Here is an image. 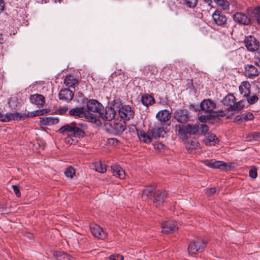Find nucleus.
<instances>
[{
    "label": "nucleus",
    "mask_w": 260,
    "mask_h": 260,
    "mask_svg": "<svg viewBox=\"0 0 260 260\" xmlns=\"http://www.w3.org/2000/svg\"><path fill=\"white\" fill-rule=\"evenodd\" d=\"M84 126L83 124H77L76 122H73L71 124H67L62 126L58 130L61 134H66L69 136L66 138V142L69 144H72L74 140L70 136H73L75 138H81L85 136V133L82 129Z\"/></svg>",
    "instance_id": "obj_1"
},
{
    "label": "nucleus",
    "mask_w": 260,
    "mask_h": 260,
    "mask_svg": "<svg viewBox=\"0 0 260 260\" xmlns=\"http://www.w3.org/2000/svg\"><path fill=\"white\" fill-rule=\"evenodd\" d=\"M84 107L87 111V119L92 120L95 119V113H99L102 105L95 100H90Z\"/></svg>",
    "instance_id": "obj_2"
},
{
    "label": "nucleus",
    "mask_w": 260,
    "mask_h": 260,
    "mask_svg": "<svg viewBox=\"0 0 260 260\" xmlns=\"http://www.w3.org/2000/svg\"><path fill=\"white\" fill-rule=\"evenodd\" d=\"M206 246V243L202 240H198L191 242L188 246V251L189 254L194 255L197 252L202 251Z\"/></svg>",
    "instance_id": "obj_3"
},
{
    "label": "nucleus",
    "mask_w": 260,
    "mask_h": 260,
    "mask_svg": "<svg viewBox=\"0 0 260 260\" xmlns=\"http://www.w3.org/2000/svg\"><path fill=\"white\" fill-rule=\"evenodd\" d=\"M171 117V113L168 110L165 109L159 111L156 115L158 120V125L169 126L170 123H167Z\"/></svg>",
    "instance_id": "obj_4"
},
{
    "label": "nucleus",
    "mask_w": 260,
    "mask_h": 260,
    "mask_svg": "<svg viewBox=\"0 0 260 260\" xmlns=\"http://www.w3.org/2000/svg\"><path fill=\"white\" fill-rule=\"evenodd\" d=\"M119 116L124 120H128L134 116V112L131 106H122L118 110Z\"/></svg>",
    "instance_id": "obj_5"
},
{
    "label": "nucleus",
    "mask_w": 260,
    "mask_h": 260,
    "mask_svg": "<svg viewBox=\"0 0 260 260\" xmlns=\"http://www.w3.org/2000/svg\"><path fill=\"white\" fill-rule=\"evenodd\" d=\"M204 164L205 166L213 169H219L221 170H226L228 168L226 163L214 159H206L204 161Z\"/></svg>",
    "instance_id": "obj_6"
},
{
    "label": "nucleus",
    "mask_w": 260,
    "mask_h": 260,
    "mask_svg": "<svg viewBox=\"0 0 260 260\" xmlns=\"http://www.w3.org/2000/svg\"><path fill=\"white\" fill-rule=\"evenodd\" d=\"M214 23L218 26H224L226 24L227 18L224 13L216 10L212 15Z\"/></svg>",
    "instance_id": "obj_7"
},
{
    "label": "nucleus",
    "mask_w": 260,
    "mask_h": 260,
    "mask_svg": "<svg viewBox=\"0 0 260 260\" xmlns=\"http://www.w3.org/2000/svg\"><path fill=\"white\" fill-rule=\"evenodd\" d=\"M244 43L245 47L249 51L254 52L258 49L259 43L253 36L247 37L245 39Z\"/></svg>",
    "instance_id": "obj_8"
},
{
    "label": "nucleus",
    "mask_w": 260,
    "mask_h": 260,
    "mask_svg": "<svg viewBox=\"0 0 260 260\" xmlns=\"http://www.w3.org/2000/svg\"><path fill=\"white\" fill-rule=\"evenodd\" d=\"M115 110L112 107H106L102 112H99L100 117L106 121L112 120L115 116Z\"/></svg>",
    "instance_id": "obj_9"
},
{
    "label": "nucleus",
    "mask_w": 260,
    "mask_h": 260,
    "mask_svg": "<svg viewBox=\"0 0 260 260\" xmlns=\"http://www.w3.org/2000/svg\"><path fill=\"white\" fill-rule=\"evenodd\" d=\"M244 74L247 78L254 79L259 75V72L254 66L246 64L244 66Z\"/></svg>",
    "instance_id": "obj_10"
},
{
    "label": "nucleus",
    "mask_w": 260,
    "mask_h": 260,
    "mask_svg": "<svg viewBox=\"0 0 260 260\" xmlns=\"http://www.w3.org/2000/svg\"><path fill=\"white\" fill-rule=\"evenodd\" d=\"M174 118L180 123H185L189 119V115L187 110L180 109L175 112Z\"/></svg>",
    "instance_id": "obj_11"
},
{
    "label": "nucleus",
    "mask_w": 260,
    "mask_h": 260,
    "mask_svg": "<svg viewBox=\"0 0 260 260\" xmlns=\"http://www.w3.org/2000/svg\"><path fill=\"white\" fill-rule=\"evenodd\" d=\"M162 232L164 234H169L174 232L178 230L176 222L172 220L167 221L161 225Z\"/></svg>",
    "instance_id": "obj_12"
},
{
    "label": "nucleus",
    "mask_w": 260,
    "mask_h": 260,
    "mask_svg": "<svg viewBox=\"0 0 260 260\" xmlns=\"http://www.w3.org/2000/svg\"><path fill=\"white\" fill-rule=\"evenodd\" d=\"M21 118V114L18 112L7 113L5 114H2L0 113V121L2 122H8L11 120H19Z\"/></svg>",
    "instance_id": "obj_13"
},
{
    "label": "nucleus",
    "mask_w": 260,
    "mask_h": 260,
    "mask_svg": "<svg viewBox=\"0 0 260 260\" xmlns=\"http://www.w3.org/2000/svg\"><path fill=\"white\" fill-rule=\"evenodd\" d=\"M202 110L211 113L216 108V104L210 99L204 100L200 104Z\"/></svg>",
    "instance_id": "obj_14"
},
{
    "label": "nucleus",
    "mask_w": 260,
    "mask_h": 260,
    "mask_svg": "<svg viewBox=\"0 0 260 260\" xmlns=\"http://www.w3.org/2000/svg\"><path fill=\"white\" fill-rule=\"evenodd\" d=\"M74 95V94L72 90L64 88L60 90L58 96L60 100L69 103L72 101Z\"/></svg>",
    "instance_id": "obj_15"
},
{
    "label": "nucleus",
    "mask_w": 260,
    "mask_h": 260,
    "mask_svg": "<svg viewBox=\"0 0 260 260\" xmlns=\"http://www.w3.org/2000/svg\"><path fill=\"white\" fill-rule=\"evenodd\" d=\"M92 234L95 237L104 239L106 237V234L103 231V229L96 224H91L90 226Z\"/></svg>",
    "instance_id": "obj_16"
},
{
    "label": "nucleus",
    "mask_w": 260,
    "mask_h": 260,
    "mask_svg": "<svg viewBox=\"0 0 260 260\" xmlns=\"http://www.w3.org/2000/svg\"><path fill=\"white\" fill-rule=\"evenodd\" d=\"M234 20L239 23L247 24L250 22V19L248 16L242 12H236L233 15Z\"/></svg>",
    "instance_id": "obj_17"
},
{
    "label": "nucleus",
    "mask_w": 260,
    "mask_h": 260,
    "mask_svg": "<svg viewBox=\"0 0 260 260\" xmlns=\"http://www.w3.org/2000/svg\"><path fill=\"white\" fill-rule=\"evenodd\" d=\"M111 170L113 175L120 179H123L125 177V173L122 168L118 165H113L111 166Z\"/></svg>",
    "instance_id": "obj_18"
},
{
    "label": "nucleus",
    "mask_w": 260,
    "mask_h": 260,
    "mask_svg": "<svg viewBox=\"0 0 260 260\" xmlns=\"http://www.w3.org/2000/svg\"><path fill=\"white\" fill-rule=\"evenodd\" d=\"M136 129L140 142L147 144L151 142L153 137L152 135L151 136L150 134L147 133L144 131H139L136 127Z\"/></svg>",
    "instance_id": "obj_19"
},
{
    "label": "nucleus",
    "mask_w": 260,
    "mask_h": 260,
    "mask_svg": "<svg viewBox=\"0 0 260 260\" xmlns=\"http://www.w3.org/2000/svg\"><path fill=\"white\" fill-rule=\"evenodd\" d=\"M251 84L247 81L241 82L239 87L240 93L244 97H248L250 93Z\"/></svg>",
    "instance_id": "obj_20"
},
{
    "label": "nucleus",
    "mask_w": 260,
    "mask_h": 260,
    "mask_svg": "<svg viewBox=\"0 0 260 260\" xmlns=\"http://www.w3.org/2000/svg\"><path fill=\"white\" fill-rule=\"evenodd\" d=\"M69 113L71 115L87 119V111H85L84 106L81 108H73L69 111Z\"/></svg>",
    "instance_id": "obj_21"
},
{
    "label": "nucleus",
    "mask_w": 260,
    "mask_h": 260,
    "mask_svg": "<svg viewBox=\"0 0 260 260\" xmlns=\"http://www.w3.org/2000/svg\"><path fill=\"white\" fill-rule=\"evenodd\" d=\"M160 125V126H156L150 131L152 137L155 139L159 137H164L166 135V131H165V125Z\"/></svg>",
    "instance_id": "obj_22"
},
{
    "label": "nucleus",
    "mask_w": 260,
    "mask_h": 260,
    "mask_svg": "<svg viewBox=\"0 0 260 260\" xmlns=\"http://www.w3.org/2000/svg\"><path fill=\"white\" fill-rule=\"evenodd\" d=\"M167 197V193L165 191L157 190L154 194V203L156 206H159L164 201Z\"/></svg>",
    "instance_id": "obj_23"
},
{
    "label": "nucleus",
    "mask_w": 260,
    "mask_h": 260,
    "mask_svg": "<svg viewBox=\"0 0 260 260\" xmlns=\"http://www.w3.org/2000/svg\"><path fill=\"white\" fill-rule=\"evenodd\" d=\"M200 143L196 139L189 140L185 144V147L189 153H193L194 149L199 148Z\"/></svg>",
    "instance_id": "obj_24"
},
{
    "label": "nucleus",
    "mask_w": 260,
    "mask_h": 260,
    "mask_svg": "<svg viewBox=\"0 0 260 260\" xmlns=\"http://www.w3.org/2000/svg\"><path fill=\"white\" fill-rule=\"evenodd\" d=\"M45 103V97L40 94H34V104L37 106L38 108H41L44 106Z\"/></svg>",
    "instance_id": "obj_25"
},
{
    "label": "nucleus",
    "mask_w": 260,
    "mask_h": 260,
    "mask_svg": "<svg viewBox=\"0 0 260 260\" xmlns=\"http://www.w3.org/2000/svg\"><path fill=\"white\" fill-rule=\"evenodd\" d=\"M235 102L236 98L232 93L227 94L221 101L224 106L228 107V108H231Z\"/></svg>",
    "instance_id": "obj_26"
},
{
    "label": "nucleus",
    "mask_w": 260,
    "mask_h": 260,
    "mask_svg": "<svg viewBox=\"0 0 260 260\" xmlns=\"http://www.w3.org/2000/svg\"><path fill=\"white\" fill-rule=\"evenodd\" d=\"M64 83L69 87L75 88L78 84V81L74 76L72 75H67L64 79Z\"/></svg>",
    "instance_id": "obj_27"
},
{
    "label": "nucleus",
    "mask_w": 260,
    "mask_h": 260,
    "mask_svg": "<svg viewBox=\"0 0 260 260\" xmlns=\"http://www.w3.org/2000/svg\"><path fill=\"white\" fill-rule=\"evenodd\" d=\"M205 143L207 145H215L218 142V139L213 134L208 133L206 136V139L204 140Z\"/></svg>",
    "instance_id": "obj_28"
},
{
    "label": "nucleus",
    "mask_w": 260,
    "mask_h": 260,
    "mask_svg": "<svg viewBox=\"0 0 260 260\" xmlns=\"http://www.w3.org/2000/svg\"><path fill=\"white\" fill-rule=\"evenodd\" d=\"M141 101L142 103L146 107H148L152 105L155 102L153 97L148 94H145L143 95Z\"/></svg>",
    "instance_id": "obj_29"
},
{
    "label": "nucleus",
    "mask_w": 260,
    "mask_h": 260,
    "mask_svg": "<svg viewBox=\"0 0 260 260\" xmlns=\"http://www.w3.org/2000/svg\"><path fill=\"white\" fill-rule=\"evenodd\" d=\"M244 108V102L242 100L236 102H235L231 108H227L228 111H239Z\"/></svg>",
    "instance_id": "obj_30"
},
{
    "label": "nucleus",
    "mask_w": 260,
    "mask_h": 260,
    "mask_svg": "<svg viewBox=\"0 0 260 260\" xmlns=\"http://www.w3.org/2000/svg\"><path fill=\"white\" fill-rule=\"evenodd\" d=\"M176 130L178 131V135L182 138H185L186 137V135L188 134V133L186 131V125H175Z\"/></svg>",
    "instance_id": "obj_31"
},
{
    "label": "nucleus",
    "mask_w": 260,
    "mask_h": 260,
    "mask_svg": "<svg viewBox=\"0 0 260 260\" xmlns=\"http://www.w3.org/2000/svg\"><path fill=\"white\" fill-rule=\"evenodd\" d=\"M94 170L99 173H104L107 171V168L105 165L103 164L101 161H98L93 164Z\"/></svg>",
    "instance_id": "obj_32"
},
{
    "label": "nucleus",
    "mask_w": 260,
    "mask_h": 260,
    "mask_svg": "<svg viewBox=\"0 0 260 260\" xmlns=\"http://www.w3.org/2000/svg\"><path fill=\"white\" fill-rule=\"evenodd\" d=\"M112 128L115 133L117 134L122 133L125 129L124 125L121 122L114 123Z\"/></svg>",
    "instance_id": "obj_33"
},
{
    "label": "nucleus",
    "mask_w": 260,
    "mask_h": 260,
    "mask_svg": "<svg viewBox=\"0 0 260 260\" xmlns=\"http://www.w3.org/2000/svg\"><path fill=\"white\" fill-rule=\"evenodd\" d=\"M186 131L188 133V134L189 135H193L196 134L199 129V126L196 124H187L186 125Z\"/></svg>",
    "instance_id": "obj_34"
},
{
    "label": "nucleus",
    "mask_w": 260,
    "mask_h": 260,
    "mask_svg": "<svg viewBox=\"0 0 260 260\" xmlns=\"http://www.w3.org/2000/svg\"><path fill=\"white\" fill-rule=\"evenodd\" d=\"M154 190L153 186H148L144 190L142 193V197L144 199H147L152 196V193Z\"/></svg>",
    "instance_id": "obj_35"
},
{
    "label": "nucleus",
    "mask_w": 260,
    "mask_h": 260,
    "mask_svg": "<svg viewBox=\"0 0 260 260\" xmlns=\"http://www.w3.org/2000/svg\"><path fill=\"white\" fill-rule=\"evenodd\" d=\"M75 173L76 172L75 169L72 166L67 168L64 172L65 176L70 179H72L73 178L75 175Z\"/></svg>",
    "instance_id": "obj_36"
},
{
    "label": "nucleus",
    "mask_w": 260,
    "mask_h": 260,
    "mask_svg": "<svg viewBox=\"0 0 260 260\" xmlns=\"http://www.w3.org/2000/svg\"><path fill=\"white\" fill-rule=\"evenodd\" d=\"M145 74L147 76H149L150 75L155 74L157 72L156 68L153 66H148L144 68Z\"/></svg>",
    "instance_id": "obj_37"
},
{
    "label": "nucleus",
    "mask_w": 260,
    "mask_h": 260,
    "mask_svg": "<svg viewBox=\"0 0 260 260\" xmlns=\"http://www.w3.org/2000/svg\"><path fill=\"white\" fill-rule=\"evenodd\" d=\"M214 2L223 10H227L229 8V3L226 0H214Z\"/></svg>",
    "instance_id": "obj_38"
},
{
    "label": "nucleus",
    "mask_w": 260,
    "mask_h": 260,
    "mask_svg": "<svg viewBox=\"0 0 260 260\" xmlns=\"http://www.w3.org/2000/svg\"><path fill=\"white\" fill-rule=\"evenodd\" d=\"M247 141H259L260 140V132H255L250 134L247 137Z\"/></svg>",
    "instance_id": "obj_39"
},
{
    "label": "nucleus",
    "mask_w": 260,
    "mask_h": 260,
    "mask_svg": "<svg viewBox=\"0 0 260 260\" xmlns=\"http://www.w3.org/2000/svg\"><path fill=\"white\" fill-rule=\"evenodd\" d=\"M184 4L188 8H193L197 6L198 0H184Z\"/></svg>",
    "instance_id": "obj_40"
},
{
    "label": "nucleus",
    "mask_w": 260,
    "mask_h": 260,
    "mask_svg": "<svg viewBox=\"0 0 260 260\" xmlns=\"http://www.w3.org/2000/svg\"><path fill=\"white\" fill-rule=\"evenodd\" d=\"M53 256L56 257H62L64 259L70 260V256L68 255L67 253L61 251H54L53 252ZM66 260V259H64Z\"/></svg>",
    "instance_id": "obj_41"
},
{
    "label": "nucleus",
    "mask_w": 260,
    "mask_h": 260,
    "mask_svg": "<svg viewBox=\"0 0 260 260\" xmlns=\"http://www.w3.org/2000/svg\"><path fill=\"white\" fill-rule=\"evenodd\" d=\"M50 110L48 109H42L34 111V117L37 116L43 115L49 112Z\"/></svg>",
    "instance_id": "obj_42"
},
{
    "label": "nucleus",
    "mask_w": 260,
    "mask_h": 260,
    "mask_svg": "<svg viewBox=\"0 0 260 260\" xmlns=\"http://www.w3.org/2000/svg\"><path fill=\"white\" fill-rule=\"evenodd\" d=\"M249 176L253 179H255L257 176V169L255 167L252 166L249 171Z\"/></svg>",
    "instance_id": "obj_43"
},
{
    "label": "nucleus",
    "mask_w": 260,
    "mask_h": 260,
    "mask_svg": "<svg viewBox=\"0 0 260 260\" xmlns=\"http://www.w3.org/2000/svg\"><path fill=\"white\" fill-rule=\"evenodd\" d=\"M201 132L202 134L205 136L207 135V134L209 133V127L208 126L204 123L201 124L200 127Z\"/></svg>",
    "instance_id": "obj_44"
},
{
    "label": "nucleus",
    "mask_w": 260,
    "mask_h": 260,
    "mask_svg": "<svg viewBox=\"0 0 260 260\" xmlns=\"http://www.w3.org/2000/svg\"><path fill=\"white\" fill-rule=\"evenodd\" d=\"M258 100V96L256 95H253L252 96L247 98V102L250 105H252L257 102Z\"/></svg>",
    "instance_id": "obj_45"
},
{
    "label": "nucleus",
    "mask_w": 260,
    "mask_h": 260,
    "mask_svg": "<svg viewBox=\"0 0 260 260\" xmlns=\"http://www.w3.org/2000/svg\"><path fill=\"white\" fill-rule=\"evenodd\" d=\"M43 121V123L44 124H50L51 123H57L58 120L57 119H52L51 118L47 117L45 120L44 119Z\"/></svg>",
    "instance_id": "obj_46"
},
{
    "label": "nucleus",
    "mask_w": 260,
    "mask_h": 260,
    "mask_svg": "<svg viewBox=\"0 0 260 260\" xmlns=\"http://www.w3.org/2000/svg\"><path fill=\"white\" fill-rule=\"evenodd\" d=\"M109 259L110 260H123V256L119 254H113L109 256Z\"/></svg>",
    "instance_id": "obj_47"
},
{
    "label": "nucleus",
    "mask_w": 260,
    "mask_h": 260,
    "mask_svg": "<svg viewBox=\"0 0 260 260\" xmlns=\"http://www.w3.org/2000/svg\"><path fill=\"white\" fill-rule=\"evenodd\" d=\"M165 145L161 143H156L154 145L155 149L159 150V151L164 149Z\"/></svg>",
    "instance_id": "obj_48"
},
{
    "label": "nucleus",
    "mask_w": 260,
    "mask_h": 260,
    "mask_svg": "<svg viewBox=\"0 0 260 260\" xmlns=\"http://www.w3.org/2000/svg\"><path fill=\"white\" fill-rule=\"evenodd\" d=\"M12 187L14 192H15L16 196L18 197H20L21 193L19 190V188L18 186L17 185H13L12 186Z\"/></svg>",
    "instance_id": "obj_49"
},
{
    "label": "nucleus",
    "mask_w": 260,
    "mask_h": 260,
    "mask_svg": "<svg viewBox=\"0 0 260 260\" xmlns=\"http://www.w3.org/2000/svg\"><path fill=\"white\" fill-rule=\"evenodd\" d=\"M244 118L245 120H251L254 118V116L252 113L248 112L244 116Z\"/></svg>",
    "instance_id": "obj_50"
},
{
    "label": "nucleus",
    "mask_w": 260,
    "mask_h": 260,
    "mask_svg": "<svg viewBox=\"0 0 260 260\" xmlns=\"http://www.w3.org/2000/svg\"><path fill=\"white\" fill-rule=\"evenodd\" d=\"M256 19L257 22L260 24V7L256 9Z\"/></svg>",
    "instance_id": "obj_51"
},
{
    "label": "nucleus",
    "mask_w": 260,
    "mask_h": 260,
    "mask_svg": "<svg viewBox=\"0 0 260 260\" xmlns=\"http://www.w3.org/2000/svg\"><path fill=\"white\" fill-rule=\"evenodd\" d=\"M216 191V189L215 188H208L206 190V192L207 194L209 195H212Z\"/></svg>",
    "instance_id": "obj_52"
},
{
    "label": "nucleus",
    "mask_w": 260,
    "mask_h": 260,
    "mask_svg": "<svg viewBox=\"0 0 260 260\" xmlns=\"http://www.w3.org/2000/svg\"><path fill=\"white\" fill-rule=\"evenodd\" d=\"M199 119L201 121H206L207 120L209 119L208 115H201L199 117Z\"/></svg>",
    "instance_id": "obj_53"
},
{
    "label": "nucleus",
    "mask_w": 260,
    "mask_h": 260,
    "mask_svg": "<svg viewBox=\"0 0 260 260\" xmlns=\"http://www.w3.org/2000/svg\"><path fill=\"white\" fill-rule=\"evenodd\" d=\"M5 8V4L4 0H0V13H2Z\"/></svg>",
    "instance_id": "obj_54"
},
{
    "label": "nucleus",
    "mask_w": 260,
    "mask_h": 260,
    "mask_svg": "<svg viewBox=\"0 0 260 260\" xmlns=\"http://www.w3.org/2000/svg\"><path fill=\"white\" fill-rule=\"evenodd\" d=\"M223 116L225 115V113L223 111H219L217 112L216 114L213 115V116Z\"/></svg>",
    "instance_id": "obj_55"
},
{
    "label": "nucleus",
    "mask_w": 260,
    "mask_h": 260,
    "mask_svg": "<svg viewBox=\"0 0 260 260\" xmlns=\"http://www.w3.org/2000/svg\"><path fill=\"white\" fill-rule=\"evenodd\" d=\"M68 111L67 108H62L59 110V112L60 114H62L66 113Z\"/></svg>",
    "instance_id": "obj_56"
},
{
    "label": "nucleus",
    "mask_w": 260,
    "mask_h": 260,
    "mask_svg": "<svg viewBox=\"0 0 260 260\" xmlns=\"http://www.w3.org/2000/svg\"><path fill=\"white\" fill-rule=\"evenodd\" d=\"M109 141H110L109 142L110 143L111 142H112L113 144L117 143L118 142V140L116 139H114V138H112V139H110Z\"/></svg>",
    "instance_id": "obj_57"
},
{
    "label": "nucleus",
    "mask_w": 260,
    "mask_h": 260,
    "mask_svg": "<svg viewBox=\"0 0 260 260\" xmlns=\"http://www.w3.org/2000/svg\"><path fill=\"white\" fill-rule=\"evenodd\" d=\"M37 3H47V0H36Z\"/></svg>",
    "instance_id": "obj_58"
},
{
    "label": "nucleus",
    "mask_w": 260,
    "mask_h": 260,
    "mask_svg": "<svg viewBox=\"0 0 260 260\" xmlns=\"http://www.w3.org/2000/svg\"><path fill=\"white\" fill-rule=\"evenodd\" d=\"M3 35L0 34V43H2L3 42Z\"/></svg>",
    "instance_id": "obj_59"
},
{
    "label": "nucleus",
    "mask_w": 260,
    "mask_h": 260,
    "mask_svg": "<svg viewBox=\"0 0 260 260\" xmlns=\"http://www.w3.org/2000/svg\"><path fill=\"white\" fill-rule=\"evenodd\" d=\"M205 1L206 2V3H208L209 4L212 2V1L211 0H205Z\"/></svg>",
    "instance_id": "obj_60"
},
{
    "label": "nucleus",
    "mask_w": 260,
    "mask_h": 260,
    "mask_svg": "<svg viewBox=\"0 0 260 260\" xmlns=\"http://www.w3.org/2000/svg\"><path fill=\"white\" fill-rule=\"evenodd\" d=\"M29 100L30 101H31L32 100V95H30Z\"/></svg>",
    "instance_id": "obj_61"
}]
</instances>
